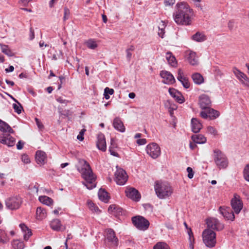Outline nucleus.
I'll return each instance as SVG.
<instances>
[{"mask_svg":"<svg viewBox=\"0 0 249 249\" xmlns=\"http://www.w3.org/2000/svg\"><path fill=\"white\" fill-rule=\"evenodd\" d=\"M192 140L196 143L202 144L206 142L207 139L202 134H195L192 136Z\"/></svg>","mask_w":249,"mask_h":249,"instance_id":"nucleus-29","label":"nucleus"},{"mask_svg":"<svg viewBox=\"0 0 249 249\" xmlns=\"http://www.w3.org/2000/svg\"><path fill=\"white\" fill-rule=\"evenodd\" d=\"M153 249H170L168 245L164 242H159L154 246Z\"/></svg>","mask_w":249,"mask_h":249,"instance_id":"nucleus-38","label":"nucleus"},{"mask_svg":"<svg viewBox=\"0 0 249 249\" xmlns=\"http://www.w3.org/2000/svg\"><path fill=\"white\" fill-rule=\"evenodd\" d=\"M88 205L89 207L91 209V210L95 211V212L99 211L98 208L95 206L94 204L92 202H89Z\"/></svg>","mask_w":249,"mask_h":249,"instance_id":"nucleus-50","label":"nucleus"},{"mask_svg":"<svg viewBox=\"0 0 249 249\" xmlns=\"http://www.w3.org/2000/svg\"><path fill=\"white\" fill-rule=\"evenodd\" d=\"M160 76L163 79L162 82L164 84L171 85L175 83L176 80L174 76L169 71H161Z\"/></svg>","mask_w":249,"mask_h":249,"instance_id":"nucleus-15","label":"nucleus"},{"mask_svg":"<svg viewBox=\"0 0 249 249\" xmlns=\"http://www.w3.org/2000/svg\"><path fill=\"white\" fill-rule=\"evenodd\" d=\"M219 211L225 219L231 221L234 220L235 218L234 214L232 211L229 208H224L220 206L219 208Z\"/></svg>","mask_w":249,"mask_h":249,"instance_id":"nucleus-18","label":"nucleus"},{"mask_svg":"<svg viewBox=\"0 0 249 249\" xmlns=\"http://www.w3.org/2000/svg\"><path fill=\"white\" fill-rule=\"evenodd\" d=\"M169 93L170 95L174 98L176 95L177 94V93H178L179 91L177 90L174 88H169L168 90Z\"/></svg>","mask_w":249,"mask_h":249,"instance_id":"nucleus-47","label":"nucleus"},{"mask_svg":"<svg viewBox=\"0 0 249 249\" xmlns=\"http://www.w3.org/2000/svg\"><path fill=\"white\" fill-rule=\"evenodd\" d=\"M193 12L189 5L185 2L178 3L173 14L175 22L178 25H190L192 23Z\"/></svg>","mask_w":249,"mask_h":249,"instance_id":"nucleus-1","label":"nucleus"},{"mask_svg":"<svg viewBox=\"0 0 249 249\" xmlns=\"http://www.w3.org/2000/svg\"><path fill=\"white\" fill-rule=\"evenodd\" d=\"M187 59L190 65L193 66L198 65V58L196 56V53L194 52L189 51L187 54Z\"/></svg>","mask_w":249,"mask_h":249,"instance_id":"nucleus-22","label":"nucleus"},{"mask_svg":"<svg viewBox=\"0 0 249 249\" xmlns=\"http://www.w3.org/2000/svg\"><path fill=\"white\" fill-rule=\"evenodd\" d=\"M46 159V154L42 151H37L36 154V160L37 164H43Z\"/></svg>","mask_w":249,"mask_h":249,"instance_id":"nucleus-27","label":"nucleus"},{"mask_svg":"<svg viewBox=\"0 0 249 249\" xmlns=\"http://www.w3.org/2000/svg\"><path fill=\"white\" fill-rule=\"evenodd\" d=\"M87 46L90 49H94L97 47V44L95 41L93 39H89L86 42Z\"/></svg>","mask_w":249,"mask_h":249,"instance_id":"nucleus-42","label":"nucleus"},{"mask_svg":"<svg viewBox=\"0 0 249 249\" xmlns=\"http://www.w3.org/2000/svg\"><path fill=\"white\" fill-rule=\"evenodd\" d=\"M231 205L235 213H239L243 208V203L239 196L234 195V197L231 200Z\"/></svg>","mask_w":249,"mask_h":249,"instance_id":"nucleus-12","label":"nucleus"},{"mask_svg":"<svg viewBox=\"0 0 249 249\" xmlns=\"http://www.w3.org/2000/svg\"><path fill=\"white\" fill-rule=\"evenodd\" d=\"M13 246L14 249H23L25 245L22 241L15 240L13 242Z\"/></svg>","mask_w":249,"mask_h":249,"instance_id":"nucleus-39","label":"nucleus"},{"mask_svg":"<svg viewBox=\"0 0 249 249\" xmlns=\"http://www.w3.org/2000/svg\"><path fill=\"white\" fill-rule=\"evenodd\" d=\"M109 151L110 153V154L111 155H113V156H115V157H119V154L116 152H115L113 149V148H112V147H109Z\"/></svg>","mask_w":249,"mask_h":249,"instance_id":"nucleus-59","label":"nucleus"},{"mask_svg":"<svg viewBox=\"0 0 249 249\" xmlns=\"http://www.w3.org/2000/svg\"><path fill=\"white\" fill-rule=\"evenodd\" d=\"M132 221L134 226L138 229L145 231L149 226V221L141 216H136L132 218Z\"/></svg>","mask_w":249,"mask_h":249,"instance_id":"nucleus-6","label":"nucleus"},{"mask_svg":"<svg viewBox=\"0 0 249 249\" xmlns=\"http://www.w3.org/2000/svg\"><path fill=\"white\" fill-rule=\"evenodd\" d=\"M243 175L245 179L249 181V164L245 166L243 171Z\"/></svg>","mask_w":249,"mask_h":249,"instance_id":"nucleus-43","label":"nucleus"},{"mask_svg":"<svg viewBox=\"0 0 249 249\" xmlns=\"http://www.w3.org/2000/svg\"><path fill=\"white\" fill-rule=\"evenodd\" d=\"M105 93H107L108 95H112L114 93V90L112 89H109L107 87L104 89Z\"/></svg>","mask_w":249,"mask_h":249,"instance_id":"nucleus-51","label":"nucleus"},{"mask_svg":"<svg viewBox=\"0 0 249 249\" xmlns=\"http://www.w3.org/2000/svg\"><path fill=\"white\" fill-rule=\"evenodd\" d=\"M193 82L196 85H200L204 82L202 75L198 72L193 73L191 76Z\"/></svg>","mask_w":249,"mask_h":249,"instance_id":"nucleus-31","label":"nucleus"},{"mask_svg":"<svg viewBox=\"0 0 249 249\" xmlns=\"http://www.w3.org/2000/svg\"><path fill=\"white\" fill-rule=\"evenodd\" d=\"M98 196L101 200L106 203L108 201L109 198L107 192L102 188L98 192Z\"/></svg>","mask_w":249,"mask_h":249,"instance_id":"nucleus-33","label":"nucleus"},{"mask_svg":"<svg viewBox=\"0 0 249 249\" xmlns=\"http://www.w3.org/2000/svg\"><path fill=\"white\" fill-rule=\"evenodd\" d=\"M207 131L209 133L215 136L217 134L216 129L213 126H209L207 127Z\"/></svg>","mask_w":249,"mask_h":249,"instance_id":"nucleus-46","label":"nucleus"},{"mask_svg":"<svg viewBox=\"0 0 249 249\" xmlns=\"http://www.w3.org/2000/svg\"><path fill=\"white\" fill-rule=\"evenodd\" d=\"M109 147H112V148H114L117 147V143L115 139L113 138H111L110 140V146Z\"/></svg>","mask_w":249,"mask_h":249,"instance_id":"nucleus-60","label":"nucleus"},{"mask_svg":"<svg viewBox=\"0 0 249 249\" xmlns=\"http://www.w3.org/2000/svg\"><path fill=\"white\" fill-rule=\"evenodd\" d=\"M36 124L38 126V127L39 129H42L43 127V125L42 124V123L39 121V120L37 118L35 119Z\"/></svg>","mask_w":249,"mask_h":249,"instance_id":"nucleus-64","label":"nucleus"},{"mask_svg":"<svg viewBox=\"0 0 249 249\" xmlns=\"http://www.w3.org/2000/svg\"><path fill=\"white\" fill-rule=\"evenodd\" d=\"M85 131V130H84V129L82 130L80 132L79 134L77 136V139L78 140H79V141H81L83 140V139H84L83 135H84V132Z\"/></svg>","mask_w":249,"mask_h":249,"instance_id":"nucleus-56","label":"nucleus"},{"mask_svg":"<svg viewBox=\"0 0 249 249\" xmlns=\"http://www.w3.org/2000/svg\"><path fill=\"white\" fill-rule=\"evenodd\" d=\"M192 38L197 42H202L206 39V36L199 32H197L194 35Z\"/></svg>","mask_w":249,"mask_h":249,"instance_id":"nucleus-37","label":"nucleus"},{"mask_svg":"<svg viewBox=\"0 0 249 249\" xmlns=\"http://www.w3.org/2000/svg\"><path fill=\"white\" fill-rule=\"evenodd\" d=\"M50 226L53 231H63L65 230V227L61 224V221L58 219L52 221Z\"/></svg>","mask_w":249,"mask_h":249,"instance_id":"nucleus-23","label":"nucleus"},{"mask_svg":"<svg viewBox=\"0 0 249 249\" xmlns=\"http://www.w3.org/2000/svg\"><path fill=\"white\" fill-rule=\"evenodd\" d=\"M10 133H2L0 134V142L3 144H5L8 147H12L15 145L16 139L10 134Z\"/></svg>","mask_w":249,"mask_h":249,"instance_id":"nucleus-11","label":"nucleus"},{"mask_svg":"<svg viewBox=\"0 0 249 249\" xmlns=\"http://www.w3.org/2000/svg\"><path fill=\"white\" fill-rule=\"evenodd\" d=\"M165 27L166 24L165 22L163 21H160L158 26L159 29H165Z\"/></svg>","mask_w":249,"mask_h":249,"instance_id":"nucleus-61","label":"nucleus"},{"mask_svg":"<svg viewBox=\"0 0 249 249\" xmlns=\"http://www.w3.org/2000/svg\"><path fill=\"white\" fill-rule=\"evenodd\" d=\"M137 142L139 145H143L146 143V140L145 139H140L137 141Z\"/></svg>","mask_w":249,"mask_h":249,"instance_id":"nucleus-58","label":"nucleus"},{"mask_svg":"<svg viewBox=\"0 0 249 249\" xmlns=\"http://www.w3.org/2000/svg\"><path fill=\"white\" fill-rule=\"evenodd\" d=\"M56 101L61 103V104H64L66 105L69 102L68 100H67L66 99H63L61 97H59L56 99Z\"/></svg>","mask_w":249,"mask_h":249,"instance_id":"nucleus-53","label":"nucleus"},{"mask_svg":"<svg viewBox=\"0 0 249 249\" xmlns=\"http://www.w3.org/2000/svg\"><path fill=\"white\" fill-rule=\"evenodd\" d=\"M234 25V22L233 20H230L229 21V22L228 23V27L230 30H231L233 29Z\"/></svg>","mask_w":249,"mask_h":249,"instance_id":"nucleus-57","label":"nucleus"},{"mask_svg":"<svg viewBox=\"0 0 249 249\" xmlns=\"http://www.w3.org/2000/svg\"><path fill=\"white\" fill-rule=\"evenodd\" d=\"M154 189L157 196L160 199H165L173 193L171 187L166 182L157 181Z\"/></svg>","mask_w":249,"mask_h":249,"instance_id":"nucleus-2","label":"nucleus"},{"mask_svg":"<svg viewBox=\"0 0 249 249\" xmlns=\"http://www.w3.org/2000/svg\"><path fill=\"white\" fill-rule=\"evenodd\" d=\"M175 2V0H164V4L165 6L173 5Z\"/></svg>","mask_w":249,"mask_h":249,"instance_id":"nucleus-54","label":"nucleus"},{"mask_svg":"<svg viewBox=\"0 0 249 249\" xmlns=\"http://www.w3.org/2000/svg\"><path fill=\"white\" fill-rule=\"evenodd\" d=\"M81 176L84 179L85 181L82 182L83 184L86 186L87 188L91 190L96 187L95 180L96 176L93 174L91 168L82 171Z\"/></svg>","mask_w":249,"mask_h":249,"instance_id":"nucleus-4","label":"nucleus"},{"mask_svg":"<svg viewBox=\"0 0 249 249\" xmlns=\"http://www.w3.org/2000/svg\"><path fill=\"white\" fill-rule=\"evenodd\" d=\"M24 145V142H22L21 141H19L17 144V148L18 150H20L22 149Z\"/></svg>","mask_w":249,"mask_h":249,"instance_id":"nucleus-63","label":"nucleus"},{"mask_svg":"<svg viewBox=\"0 0 249 249\" xmlns=\"http://www.w3.org/2000/svg\"><path fill=\"white\" fill-rule=\"evenodd\" d=\"M206 109H207V111L209 114V118L211 120H214L216 119L220 115L219 111L213 109L210 107H208V108H206Z\"/></svg>","mask_w":249,"mask_h":249,"instance_id":"nucleus-35","label":"nucleus"},{"mask_svg":"<svg viewBox=\"0 0 249 249\" xmlns=\"http://www.w3.org/2000/svg\"><path fill=\"white\" fill-rule=\"evenodd\" d=\"M192 130L193 132L196 133L199 132L202 125L199 121L196 118H192L191 120Z\"/></svg>","mask_w":249,"mask_h":249,"instance_id":"nucleus-26","label":"nucleus"},{"mask_svg":"<svg viewBox=\"0 0 249 249\" xmlns=\"http://www.w3.org/2000/svg\"><path fill=\"white\" fill-rule=\"evenodd\" d=\"M203 241L205 245L208 248H212L215 246L216 233L210 229H205L202 232Z\"/></svg>","mask_w":249,"mask_h":249,"instance_id":"nucleus-5","label":"nucleus"},{"mask_svg":"<svg viewBox=\"0 0 249 249\" xmlns=\"http://www.w3.org/2000/svg\"><path fill=\"white\" fill-rule=\"evenodd\" d=\"M2 53L9 56H12L14 55V53L8 48V46L3 45L1 47Z\"/></svg>","mask_w":249,"mask_h":249,"instance_id":"nucleus-40","label":"nucleus"},{"mask_svg":"<svg viewBox=\"0 0 249 249\" xmlns=\"http://www.w3.org/2000/svg\"><path fill=\"white\" fill-rule=\"evenodd\" d=\"M31 190L33 192H35L36 193H38V185L36 184L33 187H31Z\"/></svg>","mask_w":249,"mask_h":249,"instance_id":"nucleus-62","label":"nucleus"},{"mask_svg":"<svg viewBox=\"0 0 249 249\" xmlns=\"http://www.w3.org/2000/svg\"><path fill=\"white\" fill-rule=\"evenodd\" d=\"M213 159L216 166L219 169H224L228 167L229 164L228 158L219 149L213 150Z\"/></svg>","mask_w":249,"mask_h":249,"instance_id":"nucleus-3","label":"nucleus"},{"mask_svg":"<svg viewBox=\"0 0 249 249\" xmlns=\"http://www.w3.org/2000/svg\"><path fill=\"white\" fill-rule=\"evenodd\" d=\"M64 13L63 17V20L66 21V20L68 19L70 17V10L66 7H64Z\"/></svg>","mask_w":249,"mask_h":249,"instance_id":"nucleus-45","label":"nucleus"},{"mask_svg":"<svg viewBox=\"0 0 249 249\" xmlns=\"http://www.w3.org/2000/svg\"><path fill=\"white\" fill-rule=\"evenodd\" d=\"M96 145L99 150L102 151H105L106 150V142L105 136L103 133H100L98 134Z\"/></svg>","mask_w":249,"mask_h":249,"instance_id":"nucleus-21","label":"nucleus"},{"mask_svg":"<svg viewBox=\"0 0 249 249\" xmlns=\"http://www.w3.org/2000/svg\"><path fill=\"white\" fill-rule=\"evenodd\" d=\"M233 72L236 78L245 86L249 87V78L248 76L236 68H233Z\"/></svg>","mask_w":249,"mask_h":249,"instance_id":"nucleus-14","label":"nucleus"},{"mask_svg":"<svg viewBox=\"0 0 249 249\" xmlns=\"http://www.w3.org/2000/svg\"><path fill=\"white\" fill-rule=\"evenodd\" d=\"M17 104H13V107L15 111L18 114H19L21 113V111L23 109V107L21 105L18 101L16 102Z\"/></svg>","mask_w":249,"mask_h":249,"instance_id":"nucleus-41","label":"nucleus"},{"mask_svg":"<svg viewBox=\"0 0 249 249\" xmlns=\"http://www.w3.org/2000/svg\"><path fill=\"white\" fill-rule=\"evenodd\" d=\"M76 167L77 170L80 173L91 168L89 163L86 160L80 159H78V164Z\"/></svg>","mask_w":249,"mask_h":249,"instance_id":"nucleus-24","label":"nucleus"},{"mask_svg":"<svg viewBox=\"0 0 249 249\" xmlns=\"http://www.w3.org/2000/svg\"><path fill=\"white\" fill-rule=\"evenodd\" d=\"M108 211L109 213L113 215L116 217L124 215L126 214V212L119 206L112 204L109 206Z\"/></svg>","mask_w":249,"mask_h":249,"instance_id":"nucleus-13","label":"nucleus"},{"mask_svg":"<svg viewBox=\"0 0 249 249\" xmlns=\"http://www.w3.org/2000/svg\"><path fill=\"white\" fill-rule=\"evenodd\" d=\"M206 223L208 229H212V230L220 231L224 229V225L220 223L218 220L215 218L211 217L207 219Z\"/></svg>","mask_w":249,"mask_h":249,"instance_id":"nucleus-10","label":"nucleus"},{"mask_svg":"<svg viewBox=\"0 0 249 249\" xmlns=\"http://www.w3.org/2000/svg\"><path fill=\"white\" fill-rule=\"evenodd\" d=\"M22 232H23L24 239L25 241H27L29 237L32 235V231L30 229L26 226L24 224L22 223L19 225Z\"/></svg>","mask_w":249,"mask_h":249,"instance_id":"nucleus-30","label":"nucleus"},{"mask_svg":"<svg viewBox=\"0 0 249 249\" xmlns=\"http://www.w3.org/2000/svg\"><path fill=\"white\" fill-rule=\"evenodd\" d=\"M177 78L185 89H187L190 88V83L188 78L184 75L183 72L180 69L178 70Z\"/></svg>","mask_w":249,"mask_h":249,"instance_id":"nucleus-19","label":"nucleus"},{"mask_svg":"<svg viewBox=\"0 0 249 249\" xmlns=\"http://www.w3.org/2000/svg\"><path fill=\"white\" fill-rule=\"evenodd\" d=\"M22 202V199L19 196H13L5 200L6 207L11 210H14L18 209Z\"/></svg>","mask_w":249,"mask_h":249,"instance_id":"nucleus-7","label":"nucleus"},{"mask_svg":"<svg viewBox=\"0 0 249 249\" xmlns=\"http://www.w3.org/2000/svg\"><path fill=\"white\" fill-rule=\"evenodd\" d=\"M106 239L114 247H117L118 245V239L115 235V231L112 229L107 230Z\"/></svg>","mask_w":249,"mask_h":249,"instance_id":"nucleus-17","label":"nucleus"},{"mask_svg":"<svg viewBox=\"0 0 249 249\" xmlns=\"http://www.w3.org/2000/svg\"><path fill=\"white\" fill-rule=\"evenodd\" d=\"M35 38V33L34 29L32 27L30 28V33H29V39L31 40H32Z\"/></svg>","mask_w":249,"mask_h":249,"instance_id":"nucleus-52","label":"nucleus"},{"mask_svg":"<svg viewBox=\"0 0 249 249\" xmlns=\"http://www.w3.org/2000/svg\"><path fill=\"white\" fill-rule=\"evenodd\" d=\"M115 180L119 185H124L127 180L128 176L126 172L122 168L117 169L115 172Z\"/></svg>","mask_w":249,"mask_h":249,"instance_id":"nucleus-9","label":"nucleus"},{"mask_svg":"<svg viewBox=\"0 0 249 249\" xmlns=\"http://www.w3.org/2000/svg\"><path fill=\"white\" fill-rule=\"evenodd\" d=\"M0 130L3 133H14V131L6 122L0 120Z\"/></svg>","mask_w":249,"mask_h":249,"instance_id":"nucleus-28","label":"nucleus"},{"mask_svg":"<svg viewBox=\"0 0 249 249\" xmlns=\"http://www.w3.org/2000/svg\"><path fill=\"white\" fill-rule=\"evenodd\" d=\"M177 94L175 96V97L174 98L175 101H176L179 104H182L184 102V98L181 93L180 92H179L178 93H177Z\"/></svg>","mask_w":249,"mask_h":249,"instance_id":"nucleus-44","label":"nucleus"},{"mask_svg":"<svg viewBox=\"0 0 249 249\" xmlns=\"http://www.w3.org/2000/svg\"><path fill=\"white\" fill-rule=\"evenodd\" d=\"M166 58L168 63L173 67H176L177 64V62L175 57L170 52L166 53Z\"/></svg>","mask_w":249,"mask_h":249,"instance_id":"nucleus-32","label":"nucleus"},{"mask_svg":"<svg viewBox=\"0 0 249 249\" xmlns=\"http://www.w3.org/2000/svg\"><path fill=\"white\" fill-rule=\"evenodd\" d=\"M125 193L127 197L133 200L138 201L141 198L139 192L134 188H127Z\"/></svg>","mask_w":249,"mask_h":249,"instance_id":"nucleus-20","label":"nucleus"},{"mask_svg":"<svg viewBox=\"0 0 249 249\" xmlns=\"http://www.w3.org/2000/svg\"><path fill=\"white\" fill-rule=\"evenodd\" d=\"M36 216L38 219H42L46 217L47 212L45 209L42 207H37L36 211Z\"/></svg>","mask_w":249,"mask_h":249,"instance_id":"nucleus-36","label":"nucleus"},{"mask_svg":"<svg viewBox=\"0 0 249 249\" xmlns=\"http://www.w3.org/2000/svg\"><path fill=\"white\" fill-rule=\"evenodd\" d=\"M113 125L115 129L121 132H124L125 131V128L123 123L118 117H116L114 119Z\"/></svg>","mask_w":249,"mask_h":249,"instance_id":"nucleus-25","label":"nucleus"},{"mask_svg":"<svg viewBox=\"0 0 249 249\" xmlns=\"http://www.w3.org/2000/svg\"><path fill=\"white\" fill-rule=\"evenodd\" d=\"M146 151L147 154L154 159L159 157L161 154L160 147L155 142L148 144L146 148Z\"/></svg>","mask_w":249,"mask_h":249,"instance_id":"nucleus-8","label":"nucleus"},{"mask_svg":"<svg viewBox=\"0 0 249 249\" xmlns=\"http://www.w3.org/2000/svg\"><path fill=\"white\" fill-rule=\"evenodd\" d=\"M200 116L203 119H207L209 117V114L207 110L206 111H201L200 113Z\"/></svg>","mask_w":249,"mask_h":249,"instance_id":"nucleus-55","label":"nucleus"},{"mask_svg":"<svg viewBox=\"0 0 249 249\" xmlns=\"http://www.w3.org/2000/svg\"><path fill=\"white\" fill-rule=\"evenodd\" d=\"M211 100L208 95L203 94L199 96V105L202 109L208 108V107H211Z\"/></svg>","mask_w":249,"mask_h":249,"instance_id":"nucleus-16","label":"nucleus"},{"mask_svg":"<svg viewBox=\"0 0 249 249\" xmlns=\"http://www.w3.org/2000/svg\"><path fill=\"white\" fill-rule=\"evenodd\" d=\"M187 171L188 172V178L190 179H191L194 177V172L191 167H188L187 168Z\"/></svg>","mask_w":249,"mask_h":249,"instance_id":"nucleus-49","label":"nucleus"},{"mask_svg":"<svg viewBox=\"0 0 249 249\" xmlns=\"http://www.w3.org/2000/svg\"><path fill=\"white\" fill-rule=\"evenodd\" d=\"M38 199L41 203L47 206H51L53 202L51 198L46 196H40Z\"/></svg>","mask_w":249,"mask_h":249,"instance_id":"nucleus-34","label":"nucleus"},{"mask_svg":"<svg viewBox=\"0 0 249 249\" xmlns=\"http://www.w3.org/2000/svg\"><path fill=\"white\" fill-rule=\"evenodd\" d=\"M21 160L25 164H28L30 162V160L28 156L26 154H23L21 156Z\"/></svg>","mask_w":249,"mask_h":249,"instance_id":"nucleus-48","label":"nucleus"}]
</instances>
